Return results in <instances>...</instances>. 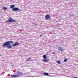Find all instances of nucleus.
I'll list each match as a JSON object with an SVG mask.
<instances>
[{
  "label": "nucleus",
  "mask_w": 78,
  "mask_h": 78,
  "mask_svg": "<svg viewBox=\"0 0 78 78\" xmlns=\"http://www.w3.org/2000/svg\"><path fill=\"white\" fill-rule=\"evenodd\" d=\"M12 43H13V41H8L7 42L3 43L2 44V46L4 47H6L7 46V47L8 48H12V46L9 45L10 44H12Z\"/></svg>",
  "instance_id": "nucleus-1"
},
{
  "label": "nucleus",
  "mask_w": 78,
  "mask_h": 78,
  "mask_svg": "<svg viewBox=\"0 0 78 78\" xmlns=\"http://www.w3.org/2000/svg\"><path fill=\"white\" fill-rule=\"evenodd\" d=\"M12 11H20V9L16 7L12 9Z\"/></svg>",
  "instance_id": "nucleus-2"
},
{
  "label": "nucleus",
  "mask_w": 78,
  "mask_h": 78,
  "mask_svg": "<svg viewBox=\"0 0 78 78\" xmlns=\"http://www.w3.org/2000/svg\"><path fill=\"white\" fill-rule=\"evenodd\" d=\"M58 49L60 51H63V50H64V49H63L62 48H61L60 47H59V46L58 47Z\"/></svg>",
  "instance_id": "nucleus-3"
},
{
  "label": "nucleus",
  "mask_w": 78,
  "mask_h": 78,
  "mask_svg": "<svg viewBox=\"0 0 78 78\" xmlns=\"http://www.w3.org/2000/svg\"><path fill=\"white\" fill-rule=\"evenodd\" d=\"M19 45V43H18L17 42H16V43L13 44L12 45L14 47H15V46H17V45Z\"/></svg>",
  "instance_id": "nucleus-4"
},
{
  "label": "nucleus",
  "mask_w": 78,
  "mask_h": 78,
  "mask_svg": "<svg viewBox=\"0 0 78 78\" xmlns=\"http://www.w3.org/2000/svg\"><path fill=\"white\" fill-rule=\"evenodd\" d=\"M11 76L12 77H15V78H16V77L20 76L17 75H12Z\"/></svg>",
  "instance_id": "nucleus-5"
},
{
  "label": "nucleus",
  "mask_w": 78,
  "mask_h": 78,
  "mask_svg": "<svg viewBox=\"0 0 78 78\" xmlns=\"http://www.w3.org/2000/svg\"><path fill=\"white\" fill-rule=\"evenodd\" d=\"M50 17L48 15H46L45 16V18L46 19H50Z\"/></svg>",
  "instance_id": "nucleus-6"
},
{
  "label": "nucleus",
  "mask_w": 78,
  "mask_h": 78,
  "mask_svg": "<svg viewBox=\"0 0 78 78\" xmlns=\"http://www.w3.org/2000/svg\"><path fill=\"white\" fill-rule=\"evenodd\" d=\"M8 21L9 22H12V19L11 18H9Z\"/></svg>",
  "instance_id": "nucleus-7"
},
{
  "label": "nucleus",
  "mask_w": 78,
  "mask_h": 78,
  "mask_svg": "<svg viewBox=\"0 0 78 78\" xmlns=\"http://www.w3.org/2000/svg\"><path fill=\"white\" fill-rule=\"evenodd\" d=\"M22 74V73L21 72H20L19 71H17V74L18 75H21Z\"/></svg>",
  "instance_id": "nucleus-8"
},
{
  "label": "nucleus",
  "mask_w": 78,
  "mask_h": 78,
  "mask_svg": "<svg viewBox=\"0 0 78 78\" xmlns=\"http://www.w3.org/2000/svg\"><path fill=\"white\" fill-rule=\"evenodd\" d=\"M43 62H48V59H43Z\"/></svg>",
  "instance_id": "nucleus-9"
},
{
  "label": "nucleus",
  "mask_w": 78,
  "mask_h": 78,
  "mask_svg": "<svg viewBox=\"0 0 78 78\" xmlns=\"http://www.w3.org/2000/svg\"><path fill=\"white\" fill-rule=\"evenodd\" d=\"M10 7L11 8H14V5H11L10 6Z\"/></svg>",
  "instance_id": "nucleus-10"
},
{
  "label": "nucleus",
  "mask_w": 78,
  "mask_h": 78,
  "mask_svg": "<svg viewBox=\"0 0 78 78\" xmlns=\"http://www.w3.org/2000/svg\"><path fill=\"white\" fill-rule=\"evenodd\" d=\"M43 58H44V59H46V57H47V56H46V55H43Z\"/></svg>",
  "instance_id": "nucleus-11"
},
{
  "label": "nucleus",
  "mask_w": 78,
  "mask_h": 78,
  "mask_svg": "<svg viewBox=\"0 0 78 78\" xmlns=\"http://www.w3.org/2000/svg\"><path fill=\"white\" fill-rule=\"evenodd\" d=\"M31 59V58H28L27 59V61H33V60H31L30 59Z\"/></svg>",
  "instance_id": "nucleus-12"
},
{
  "label": "nucleus",
  "mask_w": 78,
  "mask_h": 78,
  "mask_svg": "<svg viewBox=\"0 0 78 78\" xmlns=\"http://www.w3.org/2000/svg\"><path fill=\"white\" fill-rule=\"evenodd\" d=\"M3 9H4V10H6V9H7V8L4 7L2 8Z\"/></svg>",
  "instance_id": "nucleus-13"
},
{
  "label": "nucleus",
  "mask_w": 78,
  "mask_h": 78,
  "mask_svg": "<svg viewBox=\"0 0 78 78\" xmlns=\"http://www.w3.org/2000/svg\"><path fill=\"white\" fill-rule=\"evenodd\" d=\"M56 62H57V63H58V64H61V63L60 62V61H58V60H57V61H56Z\"/></svg>",
  "instance_id": "nucleus-14"
},
{
  "label": "nucleus",
  "mask_w": 78,
  "mask_h": 78,
  "mask_svg": "<svg viewBox=\"0 0 78 78\" xmlns=\"http://www.w3.org/2000/svg\"><path fill=\"white\" fill-rule=\"evenodd\" d=\"M12 22H16V20H12Z\"/></svg>",
  "instance_id": "nucleus-15"
},
{
  "label": "nucleus",
  "mask_w": 78,
  "mask_h": 78,
  "mask_svg": "<svg viewBox=\"0 0 78 78\" xmlns=\"http://www.w3.org/2000/svg\"><path fill=\"white\" fill-rule=\"evenodd\" d=\"M67 58H65L64 61V62H66V61H67Z\"/></svg>",
  "instance_id": "nucleus-16"
},
{
  "label": "nucleus",
  "mask_w": 78,
  "mask_h": 78,
  "mask_svg": "<svg viewBox=\"0 0 78 78\" xmlns=\"http://www.w3.org/2000/svg\"><path fill=\"white\" fill-rule=\"evenodd\" d=\"M44 75H48V73H44Z\"/></svg>",
  "instance_id": "nucleus-17"
},
{
  "label": "nucleus",
  "mask_w": 78,
  "mask_h": 78,
  "mask_svg": "<svg viewBox=\"0 0 78 78\" xmlns=\"http://www.w3.org/2000/svg\"><path fill=\"white\" fill-rule=\"evenodd\" d=\"M52 54H53V55H55V52H52Z\"/></svg>",
  "instance_id": "nucleus-18"
},
{
  "label": "nucleus",
  "mask_w": 78,
  "mask_h": 78,
  "mask_svg": "<svg viewBox=\"0 0 78 78\" xmlns=\"http://www.w3.org/2000/svg\"><path fill=\"white\" fill-rule=\"evenodd\" d=\"M7 22H8V21H6L5 22V23H7Z\"/></svg>",
  "instance_id": "nucleus-19"
},
{
  "label": "nucleus",
  "mask_w": 78,
  "mask_h": 78,
  "mask_svg": "<svg viewBox=\"0 0 78 78\" xmlns=\"http://www.w3.org/2000/svg\"><path fill=\"white\" fill-rule=\"evenodd\" d=\"M41 36H42V34L40 35V37H41Z\"/></svg>",
  "instance_id": "nucleus-20"
},
{
  "label": "nucleus",
  "mask_w": 78,
  "mask_h": 78,
  "mask_svg": "<svg viewBox=\"0 0 78 78\" xmlns=\"http://www.w3.org/2000/svg\"><path fill=\"white\" fill-rule=\"evenodd\" d=\"M74 78H78V77H74Z\"/></svg>",
  "instance_id": "nucleus-21"
},
{
  "label": "nucleus",
  "mask_w": 78,
  "mask_h": 78,
  "mask_svg": "<svg viewBox=\"0 0 78 78\" xmlns=\"http://www.w3.org/2000/svg\"><path fill=\"white\" fill-rule=\"evenodd\" d=\"M0 56H1V55H0Z\"/></svg>",
  "instance_id": "nucleus-22"
}]
</instances>
